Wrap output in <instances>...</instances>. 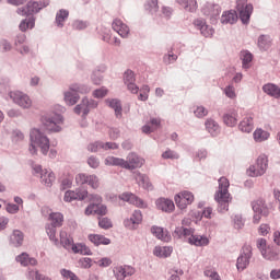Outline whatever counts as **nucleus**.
I'll use <instances>...</instances> for the list:
<instances>
[{
    "label": "nucleus",
    "mask_w": 280,
    "mask_h": 280,
    "mask_svg": "<svg viewBox=\"0 0 280 280\" xmlns=\"http://www.w3.org/2000/svg\"><path fill=\"white\" fill-rule=\"evenodd\" d=\"M143 163H145V160L135 153H129L127 161L115 156H107L105 159V165H114L124 170H137V167H142Z\"/></svg>",
    "instance_id": "nucleus-1"
},
{
    "label": "nucleus",
    "mask_w": 280,
    "mask_h": 280,
    "mask_svg": "<svg viewBox=\"0 0 280 280\" xmlns=\"http://www.w3.org/2000/svg\"><path fill=\"white\" fill-rule=\"evenodd\" d=\"M40 150L44 156H47L49 152V138L45 136L40 130L33 129L31 130V144L28 148V152L31 154H38V149Z\"/></svg>",
    "instance_id": "nucleus-2"
},
{
    "label": "nucleus",
    "mask_w": 280,
    "mask_h": 280,
    "mask_svg": "<svg viewBox=\"0 0 280 280\" xmlns=\"http://www.w3.org/2000/svg\"><path fill=\"white\" fill-rule=\"evenodd\" d=\"M229 179L226 177H221L219 179V188L214 195V200L219 205V211H229V203L231 202V194L229 192L230 187Z\"/></svg>",
    "instance_id": "nucleus-3"
},
{
    "label": "nucleus",
    "mask_w": 280,
    "mask_h": 280,
    "mask_svg": "<svg viewBox=\"0 0 280 280\" xmlns=\"http://www.w3.org/2000/svg\"><path fill=\"white\" fill-rule=\"evenodd\" d=\"M174 235L177 237H186L188 244H192L194 246H207L209 244L207 236L194 235L192 229L176 228Z\"/></svg>",
    "instance_id": "nucleus-4"
},
{
    "label": "nucleus",
    "mask_w": 280,
    "mask_h": 280,
    "mask_svg": "<svg viewBox=\"0 0 280 280\" xmlns=\"http://www.w3.org/2000/svg\"><path fill=\"white\" fill-rule=\"evenodd\" d=\"M49 221L51 222L52 228L46 229L47 235L51 242L58 244V237H56V228L62 226V223L65 222V215L60 212H51L49 214Z\"/></svg>",
    "instance_id": "nucleus-5"
},
{
    "label": "nucleus",
    "mask_w": 280,
    "mask_h": 280,
    "mask_svg": "<svg viewBox=\"0 0 280 280\" xmlns=\"http://www.w3.org/2000/svg\"><path fill=\"white\" fill-rule=\"evenodd\" d=\"M268 170V158L266 155H260L256 160V163L247 170L248 176L252 178H257V176H264Z\"/></svg>",
    "instance_id": "nucleus-6"
},
{
    "label": "nucleus",
    "mask_w": 280,
    "mask_h": 280,
    "mask_svg": "<svg viewBox=\"0 0 280 280\" xmlns=\"http://www.w3.org/2000/svg\"><path fill=\"white\" fill-rule=\"evenodd\" d=\"M174 200L178 209L180 210L187 209L189 205L194 203V200H195L194 192L188 190L180 191L179 194L175 195Z\"/></svg>",
    "instance_id": "nucleus-7"
},
{
    "label": "nucleus",
    "mask_w": 280,
    "mask_h": 280,
    "mask_svg": "<svg viewBox=\"0 0 280 280\" xmlns=\"http://www.w3.org/2000/svg\"><path fill=\"white\" fill-rule=\"evenodd\" d=\"M9 97L21 108H32V98L21 91L10 92Z\"/></svg>",
    "instance_id": "nucleus-8"
},
{
    "label": "nucleus",
    "mask_w": 280,
    "mask_h": 280,
    "mask_svg": "<svg viewBox=\"0 0 280 280\" xmlns=\"http://www.w3.org/2000/svg\"><path fill=\"white\" fill-rule=\"evenodd\" d=\"M44 127L48 132H60V124H62V116L55 114L52 117L46 116L42 119Z\"/></svg>",
    "instance_id": "nucleus-9"
},
{
    "label": "nucleus",
    "mask_w": 280,
    "mask_h": 280,
    "mask_svg": "<svg viewBox=\"0 0 280 280\" xmlns=\"http://www.w3.org/2000/svg\"><path fill=\"white\" fill-rule=\"evenodd\" d=\"M250 257H253V247L245 245L243 247V253L236 260L237 270H246V268H248V264H250Z\"/></svg>",
    "instance_id": "nucleus-10"
},
{
    "label": "nucleus",
    "mask_w": 280,
    "mask_h": 280,
    "mask_svg": "<svg viewBox=\"0 0 280 280\" xmlns=\"http://www.w3.org/2000/svg\"><path fill=\"white\" fill-rule=\"evenodd\" d=\"M40 10H43L42 3L30 1L25 7L18 9V14L21 16H30L32 14H37Z\"/></svg>",
    "instance_id": "nucleus-11"
},
{
    "label": "nucleus",
    "mask_w": 280,
    "mask_h": 280,
    "mask_svg": "<svg viewBox=\"0 0 280 280\" xmlns=\"http://www.w3.org/2000/svg\"><path fill=\"white\" fill-rule=\"evenodd\" d=\"M113 272L117 280H126V277H132L136 270L133 267L125 265L114 267Z\"/></svg>",
    "instance_id": "nucleus-12"
},
{
    "label": "nucleus",
    "mask_w": 280,
    "mask_h": 280,
    "mask_svg": "<svg viewBox=\"0 0 280 280\" xmlns=\"http://www.w3.org/2000/svg\"><path fill=\"white\" fill-rule=\"evenodd\" d=\"M141 222H143V214L141 213L140 210H136L131 214L130 219L124 221V225L126 226V229L135 231V229H137V226L141 224Z\"/></svg>",
    "instance_id": "nucleus-13"
},
{
    "label": "nucleus",
    "mask_w": 280,
    "mask_h": 280,
    "mask_svg": "<svg viewBox=\"0 0 280 280\" xmlns=\"http://www.w3.org/2000/svg\"><path fill=\"white\" fill-rule=\"evenodd\" d=\"M91 108H97V102L89 101V98H83L82 103L74 107V113H77V115L83 113V117H86Z\"/></svg>",
    "instance_id": "nucleus-14"
},
{
    "label": "nucleus",
    "mask_w": 280,
    "mask_h": 280,
    "mask_svg": "<svg viewBox=\"0 0 280 280\" xmlns=\"http://www.w3.org/2000/svg\"><path fill=\"white\" fill-rule=\"evenodd\" d=\"M119 145L115 142H93L88 145L89 152H100V150H117Z\"/></svg>",
    "instance_id": "nucleus-15"
},
{
    "label": "nucleus",
    "mask_w": 280,
    "mask_h": 280,
    "mask_svg": "<svg viewBox=\"0 0 280 280\" xmlns=\"http://www.w3.org/2000/svg\"><path fill=\"white\" fill-rule=\"evenodd\" d=\"M120 200L129 202L130 205H135V207H139L140 209H145V207H148V203H145V201L130 192H124L122 195H120Z\"/></svg>",
    "instance_id": "nucleus-16"
},
{
    "label": "nucleus",
    "mask_w": 280,
    "mask_h": 280,
    "mask_svg": "<svg viewBox=\"0 0 280 280\" xmlns=\"http://www.w3.org/2000/svg\"><path fill=\"white\" fill-rule=\"evenodd\" d=\"M35 172L38 174L39 172L42 173L40 175V180L46 187H51L54 185V180H56V175L52 172H49L47 170L43 171L42 166H36Z\"/></svg>",
    "instance_id": "nucleus-17"
},
{
    "label": "nucleus",
    "mask_w": 280,
    "mask_h": 280,
    "mask_svg": "<svg viewBox=\"0 0 280 280\" xmlns=\"http://www.w3.org/2000/svg\"><path fill=\"white\" fill-rule=\"evenodd\" d=\"M89 196V191L84 189H79L75 191L68 190L65 194L63 200L65 202H73V200H84Z\"/></svg>",
    "instance_id": "nucleus-18"
},
{
    "label": "nucleus",
    "mask_w": 280,
    "mask_h": 280,
    "mask_svg": "<svg viewBox=\"0 0 280 280\" xmlns=\"http://www.w3.org/2000/svg\"><path fill=\"white\" fill-rule=\"evenodd\" d=\"M93 213L96 215H106V213H108V208L102 203H90L85 208V215H93Z\"/></svg>",
    "instance_id": "nucleus-19"
},
{
    "label": "nucleus",
    "mask_w": 280,
    "mask_h": 280,
    "mask_svg": "<svg viewBox=\"0 0 280 280\" xmlns=\"http://www.w3.org/2000/svg\"><path fill=\"white\" fill-rule=\"evenodd\" d=\"M237 11L240 12V19L242 23L247 24L250 21V15L253 14V4H242L236 5Z\"/></svg>",
    "instance_id": "nucleus-20"
},
{
    "label": "nucleus",
    "mask_w": 280,
    "mask_h": 280,
    "mask_svg": "<svg viewBox=\"0 0 280 280\" xmlns=\"http://www.w3.org/2000/svg\"><path fill=\"white\" fill-rule=\"evenodd\" d=\"M112 27L114 32H117V34L121 36V38H128V34H130V28L121 20L115 19Z\"/></svg>",
    "instance_id": "nucleus-21"
},
{
    "label": "nucleus",
    "mask_w": 280,
    "mask_h": 280,
    "mask_svg": "<svg viewBox=\"0 0 280 280\" xmlns=\"http://www.w3.org/2000/svg\"><path fill=\"white\" fill-rule=\"evenodd\" d=\"M155 205H156V208L160 209V211H164L165 213H172V211L176 209L174 201L167 198H159L155 201Z\"/></svg>",
    "instance_id": "nucleus-22"
},
{
    "label": "nucleus",
    "mask_w": 280,
    "mask_h": 280,
    "mask_svg": "<svg viewBox=\"0 0 280 280\" xmlns=\"http://www.w3.org/2000/svg\"><path fill=\"white\" fill-rule=\"evenodd\" d=\"M237 119H238V115H237V109L235 108L229 109L223 115V124H225V126H229L230 128L237 126Z\"/></svg>",
    "instance_id": "nucleus-23"
},
{
    "label": "nucleus",
    "mask_w": 280,
    "mask_h": 280,
    "mask_svg": "<svg viewBox=\"0 0 280 280\" xmlns=\"http://www.w3.org/2000/svg\"><path fill=\"white\" fill-rule=\"evenodd\" d=\"M252 209L254 213H262L265 218H267V215H270V210L268 209V206H266V201L264 199L253 201Z\"/></svg>",
    "instance_id": "nucleus-24"
},
{
    "label": "nucleus",
    "mask_w": 280,
    "mask_h": 280,
    "mask_svg": "<svg viewBox=\"0 0 280 280\" xmlns=\"http://www.w3.org/2000/svg\"><path fill=\"white\" fill-rule=\"evenodd\" d=\"M88 240L94 246H108L110 244V238L102 234H89Z\"/></svg>",
    "instance_id": "nucleus-25"
},
{
    "label": "nucleus",
    "mask_w": 280,
    "mask_h": 280,
    "mask_svg": "<svg viewBox=\"0 0 280 280\" xmlns=\"http://www.w3.org/2000/svg\"><path fill=\"white\" fill-rule=\"evenodd\" d=\"M206 16H220V5L208 2L202 9Z\"/></svg>",
    "instance_id": "nucleus-26"
},
{
    "label": "nucleus",
    "mask_w": 280,
    "mask_h": 280,
    "mask_svg": "<svg viewBox=\"0 0 280 280\" xmlns=\"http://www.w3.org/2000/svg\"><path fill=\"white\" fill-rule=\"evenodd\" d=\"M176 2L186 10V12H196L198 10V0H176Z\"/></svg>",
    "instance_id": "nucleus-27"
},
{
    "label": "nucleus",
    "mask_w": 280,
    "mask_h": 280,
    "mask_svg": "<svg viewBox=\"0 0 280 280\" xmlns=\"http://www.w3.org/2000/svg\"><path fill=\"white\" fill-rule=\"evenodd\" d=\"M70 250H72V253H74L75 255H93V252H91V248H89V246L82 243L72 244V247H70Z\"/></svg>",
    "instance_id": "nucleus-28"
},
{
    "label": "nucleus",
    "mask_w": 280,
    "mask_h": 280,
    "mask_svg": "<svg viewBox=\"0 0 280 280\" xmlns=\"http://www.w3.org/2000/svg\"><path fill=\"white\" fill-rule=\"evenodd\" d=\"M262 91L264 93H267V95H270L271 97H276V100L280 98V89L279 86L269 83V84H265L262 86Z\"/></svg>",
    "instance_id": "nucleus-29"
},
{
    "label": "nucleus",
    "mask_w": 280,
    "mask_h": 280,
    "mask_svg": "<svg viewBox=\"0 0 280 280\" xmlns=\"http://www.w3.org/2000/svg\"><path fill=\"white\" fill-rule=\"evenodd\" d=\"M238 128L242 132H253V128H255L253 124V117L246 116L238 125Z\"/></svg>",
    "instance_id": "nucleus-30"
},
{
    "label": "nucleus",
    "mask_w": 280,
    "mask_h": 280,
    "mask_svg": "<svg viewBox=\"0 0 280 280\" xmlns=\"http://www.w3.org/2000/svg\"><path fill=\"white\" fill-rule=\"evenodd\" d=\"M60 244L66 250H71V247L73 246V238L70 237L65 230L60 231Z\"/></svg>",
    "instance_id": "nucleus-31"
},
{
    "label": "nucleus",
    "mask_w": 280,
    "mask_h": 280,
    "mask_svg": "<svg viewBox=\"0 0 280 280\" xmlns=\"http://www.w3.org/2000/svg\"><path fill=\"white\" fill-rule=\"evenodd\" d=\"M151 233H153L155 237H158V240H161L162 242H170L172 240V236H170V234H167V232H165L163 228L153 226L151 228Z\"/></svg>",
    "instance_id": "nucleus-32"
},
{
    "label": "nucleus",
    "mask_w": 280,
    "mask_h": 280,
    "mask_svg": "<svg viewBox=\"0 0 280 280\" xmlns=\"http://www.w3.org/2000/svg\"><path fill=\"white\" fill-rule=\"evenodd\" d=\"M221 23L233 25L237 23V13L235 11H226L221 16Z\"/></svg>",
    "instance_id": "nucleus-33"
},
{
    "label": "nucleus",
    "mask_w": 280,
    "mask_h": 280,
    "mask_svg": "<svg viewBox=\"0 0 280 280\" xmlns=\"http://www.w3.org/2000/svg\"><path fill=\"white\" fill-rule=\"evenodd\" d=\"M135 178L141 187L144 189H152V184L150 183V178H148V175H143L141 173H136Z\"/></svg>",
    "instance_id": "nucleus-34"
},
{
    "label": "nucleus",
    "mask_w": 280,
    "mask_h": 280,
    "mask_svg": "<svg viewBox=\"0 0 280 280\" xmlns=\"http://www.w3.org/2000/svg\"><path fill=\"white\" fill-rule=\"evenodd\" d=\"M150 125H144L142 127V132H144L145 135L150 133V132H154V130H159V128H161V119L159 118H152L150 120Z\"/></svg>",
    "instance_id": "nucleus-35"
},
{
    "label": "nucleus",
    "mask_w": 280,
    "mask_h": 280,
    "mask_svg": "<svg viewBox=\"0 0 280 280\" xmlns=\"http://www.w3.org/2000/svg\"><path fill=\"white\" fill-rule=\"evenodd\" d=\"M34 25H36V19L34 16H30L23 20L19 27L21 32H27V30H34Z\"/></svg>",
    "instance_id": "nucleus-36"
},
{
    "label": "nucleus",
    "mask_w": 280,
    "mask_h": 280,
    "mask_svg": "<svg viewBox=\"0 0 280 280\" xmlns=\"http://www.w3.org/2000/svg\"><path fill=\"white\" fill-rule=\"evenodd\" d=\"M16 261H19V264H21L22 266H36V264H38L36 258H30V255L25 253L18 256Z\"/></svg>",
    "instance_id": "nucleus-37"
},
{
    "label": "nucleus",
    "mask_w": 280,
    "mask_h": 280,
    "mask_svg": "<svg viewBox=\"0 0 280 280\" xmlns=\"http://www.w3.org/2000/svg\"><path fill=\"white\" fill-rule=\"evenodd\" d=\"M197 23L200 26L199 30H200L202 36H205L206 38H211V36H213V34L215 33L213 27L207 25V23H205L202 21H197Z\"/></svg>",
    "instance_id": "nucleus-38"
},
{
    "label": "nucleus",
    "mask_w": 280,
    "mask_h": 280,
    "mask_svg": "<svg viewBox=\"0 0 280 280\" xmlns=\"http://www.w3.org/2000/svg\"><path fill=\"white\" fill-rule=\"evenodd\" d=\"M206 130H208L210 135L215 136L220 132V125H218L215 120L209 118L206 120Z\"/></svg>",
    "instance_id": "nucleus-39"
},
{
    "label": "nucleus",
    "mask_w": 280,
    "mask_h": 280,
    "mask_svg": "<svg viewBox=\"0 0 280 280\" xmlns=\"http://www.w3.org/2000/svg\"><path fill=\"white\" fill-rule=\"evenodd\" d=\"M172 247H161V246H156L153 250V255H155V257H170V255H172Z\"/></svg>",
    "instance_id": "nucleus-40"
},
{
    "label": "nucleus",
    "mask_w": 280,
    "mask_h": 280,
    "mask_svg": "<svg viewBox=\"0 0 280 280\" xmlns=\"http://www.w3.org/2000/svg\"><path fill=\"white\" fill-rule=\"evenodd\" d=\"M241 60L243 62V69H248L250 67V62H253V54L248 50L241 51Z\"/></svg>",
    "instance_id": "nucleus-41"
},
{
    "label": "nucleus",
    "mask_w": 280,
    "mask_h": 280,
    "mask_svg": "<svg viewBox=\"0 0 280 280\" xmlns=\"http://www.w3.org/2000/svg\"><path fill=\"white\" fill-rule=\"evenodd\" d=\"M262 257L268 259L269 261H278L279 259V252L268 247L265 252H262Z\"/></svg>",
    "instance_id": "nucleus-42"
},
{
    "label": "nucleus",
    "mask_w": 280,
    "mask_h": 280,
    "mask_svg": "<svg viewBox=\"0 0 280 280\" xmlns=\"http://www.w3.org/2000/svg\"><path fill=\"white\" fill-rule=\"evenodd\" d=\"M69 19V11L61 9L59 12H57L56 15V23L58 27H62L65 25V21Z\"/></svg>",
    "instance_id": "nucleus-43"
},
{
    "label": "nucleus",
    "mask_w": 280,
    "mask_h": 280,
    "mask_svg": "<svg viewBox=\"0 0 280 280\" xmlns=\"http://www.w3.org/2000/svg\"><path fill=\"white\" fill-rule=\"evenodd\" d=\"M106 103L115 110L116 117H121V103L118 100H107Z\"/></svg>",
    "instance_id": "nucleus-44"
},
{
    "label": "nucleus",
    "mask_w": 280,
    "mask_h": 280,
    "mask_svg": "<svg viewBox=\"0 0 280 280\" xmlns=\"http://www.w3.org/2000/svg\"><path fill=\"white\" fill-rule=\"evenodd\" d=\"M11 244L13 246H21L23 244V232L15 230L11 235Z\"/></svg>",
    "instance_id": "nucleus-45"
},
{
    "label": "nucleus",
    "mask_w": 280,
    "mask_h": 280,
    "mask_svg": "<svg viewBox=\"0 0 280 280\" xmlns=\"http://www.w3.org/2000/svg\"><path fill=\"white\" fill-rule=\"evenodd\" d=\"M270 137V133L268 131H265L262 129H256L254 131V139L258 143H261V141H266Z\"/></svg>",
    "instance_id": "nucleus-46"
},
{
    "label": "nucleus",
    "mask_w": 280,
    "mask_h": 280,
    "mask_svg": "<svg viewBox=\"0 0 280 280\" xmlns=\"http://www.w3.org/2000/svg\"><path fill=\"white\" fill-rule=\"evenodd\" d=\"M79 100H80V96L78 94H73L71 92L65 93V102L66 104H68V106H75Z\"/></svg>",
    "instance_id": "nucleus-47"
},
{
    "label": "nucleus",
    "mask_w": 280,
    "mask_h": 280,
    "mask_svg": "<svg viewBox=\"0 0 280 280\" xmlns=\"http://www.w3.org/2000/svg\"><path fill=\"white\" fill-rule=\"evenodd\" d=\"M98 226L104 231H108V229H113V221L108 218H98Z\"/></svg>",
    "instance_id": "nucleus-48"
},
{
    "label": "nucleus",
    "mask_w": 280,
    "mask_h": 280,
    "mask_svg": "<svg viewBox=\"0 0 280 280\" xmlns=\"http://www.w3.org/2000/svg\"><path fill=\"white\" fill-rule=\"evenodd\" d=\"M258 47L260 49H269L270 48V37L266 36V35H261L258 38Z\"/></svg>",
    "instance_id": "nucleus-49"
},
{
    "label": "nucleus",
    "mask_w": 280,
    "mask_h": 280,
    "mask_svg": "<svg viewBox=\"0 0 280 280\" xmlns=\"http://www.w3.org/2000/svg\"><path fill=\"white\" fill-rule=\"evenodd\" d=\"M70 91H72V93H90L91 92V88L86 86V85H71L70 86Z\"/></svg>",
    "instance_id": "nucleus-50"
},
{
    "label": "nucleus",
    "mask_w": 280,
    "mask_h": 280,
    "mask_svg": "<svg viewBox=\"0 0 280 280\" xmlns=\"http://www.w3.org/2000/svg\"><path fill=\"white\" fill-rule=\"evenodd\" d=\"M28 278L30 280H51L49 277L43 276L35 270L28 272Z\"/></svg>",
    "instance_id": "nucleus-51"
},
{
    "label": "nucleus",
    "mask_w": 280,
    "mask_h": 280,
    "mask_svg": "<svg viewBox=\"0 0 280 280\" xmlns=\"http://www.w3.org/2000/svg\"><path fill=\"white\" fill-rule=\"evenodd\" d=\"M60 275L63 277V279H70V280H80L75 273L71 270L61 269Z\"/></svg>",
    "instance_id": "nucleus-52"
},
{
    "label": "nucleus",
    "mask_w": 280,
    "mask_h": 280,
    "mask_svg": "<svg viewBox=\"0 0 280 280\" xmlns=\"http://www.w3.org/2000/svg\"><path fill=\"white\" fill-rule=\"evenodd\" d=\"M88 185L92 187V189H97L100 187V178L96 175H89Z\"/></svg>",
    "instance_id": "nucleus-53"
},
{
    "label": "nucleus",
    "mask_w": 280,
    "mask_h": 280,
    "mask_svg": "<svg viewBox=\"0 0 280 280\" xmlns=\"http://www.w3.org/2000/svg\"><path fill=\"white\" fill-rule=\"evenodd\" d=\"M95 264L98 266V268H108V266L113 264V260L108 257H104L97 260Z\"/></svg>",
    "instance_id": "nucleus-54"
},
{
    "label": "nucleus",
    "mask_w": 280,
    "mask_h": 280,
    "mask_svg": "<svg viewBox=\"0 0 280 280\" xmlns=\"http://www.w3.org/2000/svg\"><path fill=\"white\" fill-rule=\"evenodd\" d=\"M194 114L196 115V117L202 118L209 115V110H207L205 106H197V108L194 110Z\"/></svg>",
    "instance_id": "nucleus-55"
},
{
    "label": "nucleus",
    "mask_w": 280,
    "mask_h": 280,
    "mask_svg": "<svg viewBox=\"0 0 280 280\" xmlns=\"http://www.w3.org/2000/svg\"><path fill=\"white\" fill-rule=\"evenodd\" d=\"M24 139H25V135H23L21 130H14L12 132V141H14V143H19V141H23Z\"/></svg>",
    "instance_id": "nucleus-56"
},
{
    "label": "nucleus",
    "mask_w": 280,
    "mask_h": 280,
    "mask_svg": "<svg viewBox=\"0 0 280 280\" xmlns=\"http://www.w3.org/2000/svg\"><path fill=\"white\" fill-rule=\"evenodd\" d=\"M135 72H132V70H127L124 74V82L125 84H128L130 82H135Z\"/></svg>",
    "instance_id": "nucleus-57"
},
{
    "label": "nucleus",
    "mask_w": 280,
    "mask_h": 280,
    "mask_svg": "<svg viewBox=\"0 0 280 280\" xmlns=\"http://www.w3.org/2000/svg\"><path fill=\"white\" fill-rule=\"evenodd\" d=\"M224 93L226 95V97H230V100H235V97L237 96L235 94V88L233 85H229L225 88Z\"/></svg>",
    "instance_id": "nucleus-58"
},
{
    "label": "nucleus",
    "mask_w": 280,
    "mask_h": 280,
    "mask_svg": "<svg viewBox=\"0 0 280 280\" xmlns=\"http://www.w3.org/2000/svg\"><path fill=\"white\" fill-rule=\"evenodd\" d=\"M92 82L94 84H102V71L96 70L92 73Z\"/></svg>",
    "instance_id": "nucleus-59"
},
{
    "label": "nucleus",
    "mask_w": 280,
    "mask_h": 280,
    "mask_svg": "<svg viewBox=\"0 0 280 280\" xmlns=\"http://www.w3.org/2000/svg\"><path fill=\"white\" fill-rule=\"evenodd\" d=\"M94 97L101 98V97H106L108 95V90L106 88H101L98 90H95L93 92Z\"/></svg>",
    "instance_id": "nucleus-60"
},
{
    "label": "nucleus",
    "mask_w": 280,
    "mask_h": 280,
    "mask_svg": "<svg viewBox=\"0 0 280 280\" xmlns=\"http://www.w3.org/2000/svg\"><path fill=\"white\" fill-rule=\"evenodd\" d=\"M79 264H80L81 268L89 269V268H91V266H93V260L91 258H81L79 260Z\"/></svg>",
    "instance_id": "nucleus-61"
},
{
    "label": "nucleus",
    "mask_w": 280,
    "mask_h": 280,
    "mask_svg": "<svg viewBox=\"0 0 280 280\" xmlns=\"http://www.w3.org/2000/svg\"><path fill=\"white\" fill-rule=\"evenodd\" d=\"M7 211L8 213H19V211H21V207H19V205L16 203H8L7 205Z\"/></svg>",
    "instance_id": "nucleus-62"
},
{
    "label": "nucleus",
    "mask_w": 280,
    "mask_h": 280,
    "mask_svg": "<svg viewBox=\"0 0 280 280\" xmlns=\"http://www.w3.org/2000/svg\"><path fill=\"white\" fill-rule=\"evenodd\" d=\"M205 276L208 277L210 280H222L220 279V275L214 270H206Z\"/></svg>",
    "instance_id": "nucleus-63"
},
{
    "label": "nucleus",
    "mask_w": 280,
    "mask_h": 280,
    "mask_svg": "<svg viewBox=\"0 0 280 280\" xmlns=\"http://www.w3.org/2000/svg\"><path fill=\"white\" fill-rule=\"evenodd\" d=\"M163 159H178V155L176 152L172 151V150H166L163 154H162Z\"/></svg>",
    "instance_id": "nucleus-64"
}]
</instances>
